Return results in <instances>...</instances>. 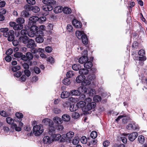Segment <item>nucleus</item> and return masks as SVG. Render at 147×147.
I'll use <instances>...</instances> for the list:
<instances>
[{"label": "nucleus", "mask_w": 147, "mask_h": 147, "mask_svg": "<svg viewBox=\"0 0 147 147\" xmlns=\"http://www.w3.org/2000/svg\"><path fill=\"white\" fill-rule=\"evenodd\" d=\"M52 132H50L49 135H51L53 142L55 141H59L61 142H64L65 141V138L59 134H53Z\"/></svg>", "instance_id": "f257e3e1"}, {"label": "nucleus", "mask_w": 147, "mask_h": 147, "mask_svg": "<svg viewBox=\"0 0 147 147\" xmlns=\"http://www.w3.org/2000/svg\"><path fill=\"white\" fill-rule=\"evenodd\" d=\"M33 130L35 136H39L43 132L44 129L43 125L40 124L34 126Z\"/></svg>", "instance_id": "f03ea898"}, {"label": "nucleus", "mask_w": 147, "mask_h": 147, "mask_svg": "<svg viewBox=\"0 0 147 147\" xmlns=\"http://www.w3.org/2000/svg\"><path fill=\"white\" fill-rule=\"evenodd\" d=\"M38 29V28L37 26L33 25L30 28L29 32L28 33V36L31 37L34 36L35 34H37Z\"/></svg>", "instance_id": "7ed1b4c3"}, {"label": "nucleus", "mask_w": 147, "mask_h": 147, "mask_svg": "<svg viewBox=\"0 0 147 147\" xmlns=\"http://www.w3.org/2000/svg\"><path fill=\"white\" fill-rule=\"evenodd\" d=\"M36 35V41L39 43L43 42L44 40V39L42 37L44 35L43 32L42 30H39L37 32V34Z\"/></svg>", "instance_id": "20e7f679"}, {"label": "nucleus", "mask_w": 147, "mask_h": 147, "mask_svg": "<svg viewBox=\"0 0 147 147\" xmlns=\"http://www.w3.org/2000/svg\"><path fill=\"white\" fill-rule=\"evenodd\" d=\"M138 136V134L137 132H134L130 134H125V136H128V139L131 142H133L135 140Z\"/></svg>", "instance_id": "39448f33"}, {"label": "nucleus", "mask_w": 147, "mask_h": 147, "mask_svg": "<svg viewBox=\"0 0 147 147\" xmlns=\"http://www.w3.org/2000/svg\"><path fill=\"white\" fill-rule=\"evenodd\" d=\"M96 105V103L94 102H92L88 104L87 106H85L84 109V112H87L92 108H94Z\"/></svg>", "instance_id": "423d86ee"}, {"label": "nucleus", "mask_w": 147, "mask_h": 147, "mask_svg": "<svg viewBox=\"0 0 147 147\" xmlns=\"http://www.w3.org/2000/svg\"><path fill=\"white\" fill-rule=\"evenodd\" d=\"M7 36H4L7 38V40L9 41H12L14 39V32L13 30H9L7 33Z\"/></svg>", "instance_id": "0eeeda50"}, {"label": "nucleus", "mask_w": 147, "mask_h": 147, "mask_svg": "<svg viewBox=\"0 0 147 147\" xmlns=\"http://www.w3.org/2000/svg\"><path fill=\"white\" fill-rule=\"evenodd\" d=\"M42 123L46 125H48L49 126H53V122L49 119L45 118L43 119Z\"/></svg>", "instance_id": "6e6552de"}, {"label": "nucleus", "mask_w": 147, "mask_h": 147, "mask_svg": "<svg viewBox=\"0 0 147 147\" xmlns=\"http://www.w3.org/2000/svg\"><path fill=\"white\" fill-rule=\"evenodd\" d=\"M27 43L28 44L27 45V47L28 48L31 49L33 48H35L36 46L35 43V41L32 39H30L28 40Z\"/></svg>", "instance_id": "1a4fd4ad"}, {"label": "nucleus", "mask_w": 147, "mask_h": 147, "mask_svg": "<svg viewBox=\"0 0 147 147\" xmlns=\"http://www.w3.org/2000/svg\"><path fill=\"white\" fill-rule=\"evenodd\" d=\"M72 23L73 26L76 28H80L82 27V24L80 21L76 19L74 20Z\"/></svg>", "instance_id": "9d476101"}, {"label": "nucleus", "mask_w": 147, "mask_h": 147, "mask_svg": "<svg viewBox=\"0 0 147 147\" xmlns=\"http://www.w3.org/2000/svg\"><path fill=\"white\" fill-rule=\"evenodd\" d=\"M75 34L78 38L80 39L86 34L84 33V31L78 30L76 31Z\"/></svg>", "instance_id": "9b49d317"}, {"label": "nucleus", "mask_w": 147, "mask_h": 147, "mask_svg": "<svg viewBox=\"0 0 147 147\" xmlns=\"http://www.w3.org/2000/svg\"><path fill=\"white\" fill-rule=\"evenodd\" d=\"M43 141L45 144H49L53 142L51 138L47 136L44 137Z\"/></svg>", "instance_id": "f8f14e48"}, {"label": "nucleus", "mask_w": 147, "mask_h": 147, "mask_svg": "<svg viewBox=\"0 0 147 147\" xmlns=\"http://www.w3.org/2000/svg\"><path fill=\"white\" fill-rule=\"evenodd\" d=\"M38 17L37 16H33L30 18L29 23L30 25H33L34 23L38 21Z\"/></svg>", "instance_id": "ddd939ff"}, {"label": "nucleus", "mask_w": 147, "mask_h": 147, "mask_svg": "<svg viewBox=\"0 0 147 147\" xmlns=\"http://www.w3.org/2000/svg\"><path fill=\"white\" fill-rule=\"evenodd\" d=\"M86 78L83 75H80L78 76L76 78V81L78 83H82L84 81Z\"/></svg>", "instance_id": "4468645a"}, {"label": "nucleus", "mask_w": 147, "mask_h": 147, "mask_svg": "<svg viewBox=\"0 0 147 147\" xmlns=\"http://www.w3.org/2000/svg\"><path fill=\"white\" fill-rule=\"evenodd\" d=\"M43 3L45 4L49 5H54L56 3V1L54 0H43Z\"/></svg>", "instance_id": "2eb2a0df"}, {"label": "nucleus", "mask_w": 147, "mask_h": 147, "mask_svg": "<svg viewBox=\"0 0 147 147\" xmlns=\"http://www.w3.org/2000/svg\"><path fill=\"white\" fill-rule=\"evenodd\" d=\"M86 102L84 101H80L77 104L76 106L78 107H80L82 108V111H84V109L85 107V105H86Z\"/></svg>", "instance_id": "dca6fc26"}, {"label": "nucleus", "mask_w": 147, "mask_h": 147, "mask_svg": "<svg viewBox=\"0 0 147 147\" xmlns=\"http://www.w3.org/2000/svg\"><path fill=\"white\" fill-rule=\"evenodd\" d=\"M88 58L86 56H83L81 57L79 59V62L81 64H83L85 63L88 61Z\"/></svg>", "instance_id": "f3484780"}, {"label": "nucleus", "mask_w": 147, "mask_h": 147, "mask_svg": "<svg viewBox=\"0 0 147 147\" xmlns=\"http://www.w3.org/2000/svg\"><path fill=\"white\" fill-rule=\"evenodd\" d=\"M28 38L26 36L21 37L19 38V41L24 44H27L28 42Z\"/></svg>", "instance_id": "a211bd4d"}, {"label": "nucleus", "mask_w": 147, "mask_h": 147, "mask_svg": "<svg viewBox=\"0 0 147 147\" xmlns=\"http://www.w3.org/2000/svg\"><path fill=\"white\" fill-rule=\"evenodd\" d=\"M42 9L45 11H50L53 10V7L51 5H45L42 6Z\"/></svg>", "instance_id": "6ab92c4d"}, {"label": "nucleus", "mask_w": 147, "mask_h": 147, "mask_svg": "<svg viewBox=\"0 0 147 147\" xmlns=\"http://www.w3.org/2000/svg\"><path fill=\"white\" fill-rule=\"evenodd\" d=\"M0 31L3 33V36H7V33L9 31V29L8 28H3L0 29Z\"/></svg>", "instance_id": "aec40b11"}, {"label": "nucleus", "mask_w": 147, "mask_h": 147, "mask_svg": "<svg viewBox=\"0 0 147 147\" xmlns=\"http://www.w3.org/2000/svg\"><path fill=\"white\" fill-rule=\"evenodd\" d=\"M127 128L128 129H136L139 128V126L138 125H136L134 124L133 125L131 124H129L127 125Z\"/></svg>", "instance_id": "412c9836"}, {"label": "nucleus", "mask_w": 147, "mask_h": 147, "mask_svg": "<svg viewBox=\"0 0 147 147\" xmlns=\"http://www.w3.org/2000/svg\"><path fill=\"white\" fill-rule=\"evenodd\" d=\"M85 86H83L79 87L78 90L80 92V93H85L87 92L88 89Z\"/></svg>", "instance_id": "4be33fe9"}, {"label": "nucleus", "mask_w": 147, "mask_h": 147, "mask_svg": "<svg viewBox=\"0 0 147 147\" xmlns=\"http://www.w3.org/2000/svg\"><path fill=\"white\" fill-rule=\"evenodd\" d=\"M70 92H63L61 94V97L63 98H66L68 97L70 95Z\"/></svg>", "instance_id": "5701e85b"}, {"label": "nucleus", "mask_w": 147, "mask_h": 147, "mask_svg": "<svg viewBox=\"0 0 147 147\" xmlns=\"http://www.w3.org/2000/svg\"><path fill=\"white\" fill-rule=\"evenodd\" d=\"M63 8L61 6H59L56 7L54 9V12L55 13H58L61 12L63 11Z\"/></svg>", "instance_id": "b1692460"}, {"label": "nucleus", "mask_w": 147, "mask_h": 147, "mask_svg": "<svg viewBox=\"0 0 147 147\" xmlns=\"http://www.w3.org/2000/svg\"><path fill=\"white\" fill-rule=\"evenodd\" d=\"M62 119L65 121H70L71 118L70 116L67 114H64L62 117Z\"/></svg>", "instance_id": "393cba45"}, {"label": "nucleus", "mask_w": 147, "mask_h": 147, "mask_svg": "<svg viewBox=\"0 0 147 147\" xmlns=\"http://www.w3.org/2000/svg\"><path fill=\"white\" fill-rule=\"evenodd\" d=\"M92 63L90 61H88L87 62H86L84 63V67L87 69L90 68L92 67Z\"/></svg>", "instance_id": "a878e982"}, {"label": "nucleus", "mask_w": 147, "mask_h": 147, "mask_svg": "<svg viewBox=\"0 0 147 147\" xmlns=\"http://www.w3.org/2000/svg\"><path fill=\"white\" fill-rule=\"evenodd\" d=\"M53 121L54 122L57 124L61 123L62 122V120L61 118L58 117H55L53 118Z\"/></svg>", "instance_id": "bb28decb"}, {"label": "nucleus", "mask_w": 147, "mask_h": 147, "mask_svg": "<svg viewBox=\"0 0 147 147\" xmlns=\"http://www.w3.org/2000/svg\"><path fill=\"white\" fill-rule=\"evenodd\" d=\"M63 11L64 13L66 14H69L71 13V11L70 8L67 7L63 8Z\"/></svg>", "instance_id": "cd10ccee"}, {"label": "nucleus", "mask_w": 147, "mask_h": 147, "mask_svg": "<svg viewBox=\"0 0 147 147\" xmlns=\"http://www.w3.org/2000/svg\"><path fill=\"white\" fill-rule=\"evenodd\" d=\"M79 73L80 74L84 76L87 74L88 73V69H82L80 70Z\"/></svg>", "instance_id": "c85d7f7f"}, {"label": "nucleus", "mask_w": 147, "mask_h": 147, "mask_svg": "<svg viewBox=\"0 0 147 147\" xmlns=\"http://www.w3.org/2000/svg\"><path fill=\"white\" fill-rule=\"evenodd\" d=\"M23 27L22 25L20 24H16L15 26L13 27L15 30H20L22 29Z\"/></svg>", "instance_id": "c756f323"}, {"label": "nucleus", "mask_w": 147, "mask_h": 147, "mask_svg": "<svg viewBox=\"0 0 147 147\" xmlns=\"http://www.w3.org/2000/svg\"><path fill=\"white\" fill-rule=\"evenodd\" d=\"M70 94L72 95L78 96L80 94L79 90H72L70 92Z\"/></svg>", "instance_id": "7c9ffc66"}, {"label": "nucleus", "mask_w": 147, "mask_h": 147, "mask_svg": "<svg viewBox=\"0 0 147 147\" xmlns=\"http://www.w3.org/2000/svg\"><path fill=\"white\" fill-rule=\"evenodd\" d=\"M88 93L90 96H92L95 94V91L94 89L89 88L88 89Z\"/></svg>", "instance_id": "2f4dec72"}, {"label": "nucleus", "mask_w": 147, "mask_h": 147, "mask_svg": "<svg viewBox=\"0 0 147 147\" xmlns=\"http://www.w3.org/2000/svg\"><path fill=\"white\" fill-rule=\"evenodd\" d=\"M81 39L82 40L83 43L85 45H87L88 43V40L86 34L84 35Z\"/></svg>", "instance_id": "473e14b6"}, {"label": "nucleus", "mask_w": 147, "mask_h": 147, "mask_svg": "<svg viewBox=\"0 0 147 147\" xmlns=\"http://www.w3.org/2000/svg\"><path fill=\"white\" fill-rule=\"evenodd\" d=\"M91 83V81L88 79H85L84 81L82 83V86H86L89 85Z\"/></svg>", "instance_id": "72a5a7b5"}, {"label": "nucleus", "mask_w": 147, "mask_h": 147, "mask_svg": "<svg viewBox=\"0 0 147 147\" xmlns=\"http://www.w3.org/2000/svg\"><path fill=\"white\" fill-rule=\"evenodd\" d=\"M74 133L72 131H69L66 134L67 137L69 139L72 138L74 136Z\"/></svg>", "instance_id": "f704fd0d"}, {"label": "nucleus", "mask_w": 147, "mask_h": 147, "mask_svg": "<svg viewBox=\"0 0 147 147\" xmlns=\"http://www.w3.org/2000/svg\"><path fill=\"white\" fill-rule=\"evenodd\" d=\"M69 100L71 102L76 103L78 101V99L77 98L70 97L68 98Z\"/></svg>", "instance_id": "c9c22d12"}, {"label": "nucleus", "mask_w": 147, "mask_h": 147, "mask_svg": "<svg viewBox=\"0 0 147 147\" xmlns=\"http://www.w3.org/2000/svg\"><path fill=\"white\" fill-rule=\"evenodd\" d=\"M138 140L139 143L141 144H143L144 142L145 139L144 136H140L138 137Z\"/></svg>", "instance_id": "e433bc0d"}, {"label": "nucleus", "mask_w": 147, "mask_h": 147, "mask_svg": "<svg viewBox=\"0 0 147 147\" xmlns=\"http://www.w3.org/2000/svg\"><path fill=\"white\" fill-rule=\"evenodd\" d=\"M63 83L65 85H68L71 83L70 81L68 78H65L63 81Z\"/></svg>", "instance_id": "4c0bfd02"}, {"label": "nucleus", "mask_w": 147, "mask_h": 147, "mask_svg": "<svg viewBox=\"0 0 147 147\" xmlns=\"http://www.w3.org/2000/svg\"><path fill=\"white\" fill-rule=\"evenodd\" d=\"M16 21L17 23L22 24L24 22L25 20L23 18H18L16 20Z\"/></svg>", "instance_id": "58836bf2"}, {"label": "nucleus", "mask_w": 147, "mask_h": 147, "mask_svg": "<svg viewBox=\"0 0 147 147\" xmlns=\"http://www.w3.org/2000/svg\"><path fill=\"white\" fill-rule=\"evenodd\" d=\"M80 141L83 144H85L87 142V140L85 136H83L81 138Z\"/></svg>", "instance_id": "ea45409f"}, {"label": "nucleus", "mask_w": 147, "mask_h": 147, "mask_svg": "<svg viewBox=\"0 0 147 147\" xmlns=\"http://www.w3.org/2000/svg\"><path fill=\"white\" fill-rule=\"evenodd\" d=\"M79 140L80 139L79 138L77 137H75L72 141V143L74 145H77L78 143Z\"/></svg>", "instance_id": "a19ab883"}, {"label": "nucleus", "mask_w": 147, "mask_h": 147, "mask_svg": "<svg viewBox=\"0 0 147 147\" xmlns=\"http://www.w3.org/2000/svg\"><path fill=\"white\" fill-rule=\"evenodd\" d=\"M93 100L95 102H99L101 100V98L100 96L98 95H96L93 98Z\"/></svg>", "instance_id": "79ce46f5"}, {"label": "nucleus", "mask_w": 147, "mask_h": 147, "mask_svg": "<svg viewBox=\"0 0 147 147\" xmlns=\"http://www.w3.org/2000/svg\"><path fill=\"white\" fill-rule=\"evenodd\" d=\"M13 127L15 128L16 131H20L21 130V128L20 127H18L17 125L15 123H13L12 125Z\"/></svg>", "instance_id": "37998d69"}, {"label": "nucleus", "mask_w": 147, "mask_h": 147, "mask_svg": "<svg viewBox=\"0 0 147 147\" xmlns=\"http://www.w3.org/2000/svg\"><path fill=\"white\" fill-rule=\"evenodd\" d=\"M80 68V65H77L76 64H74L72 66L73 69L75 71H78L79 70Z\"/></svg>", "instance_id": "c03bdc74"}, {"label": "nucleus", "mask_w": 147, "mask_h": 147, "mask_svg": "<svg viewBox=\"0 0 147 147\" xmlns=\"http://www.w3.org/2000/svg\"><path fill=\"white\" fill-rule=\"evenodd\" d=\"M46 20V18L45 16H42L38 18V21L40 23H42Z\"/></svg>", "instance_id": "a18cd8bd"}, {"label": "nucleus", "mask_w": 147, "mask_h": 147, "mask_svg": "<svg viewBox=\"0 0 147 147\" xmlns=\"http://www.w3.org/2000/svg\"><path fill=\"white\" fill-rule=\"evenodd\" d=\"M28 60L32 59L33 58L32 55L30 52H27L26 54Z\"/></svg>", "instance_id": "49530a36"}, {"label": "nucleus", "mask_w": 147, "mask_h": 147, "mask_svg": "<svg viewBox=\"0 0 147 147\" xmlns=\"http://www.w3.org/2000/svg\"><path fill=\"white\" fill-rule=\"evenodd\" d=\"M74 75V73L72 71H70L67 72L66 75L68 78L72 77Z\"/></svg>", "instance_id": "de8ad7c7"}, {"label": "nucleus", "mask_w": 147, "mask_h": 147, "mask_svg": "<svg viewBox=\"0 0 147 147\" xmlns=\"http://www.w3.org/2000/svg\"><path fill=\"white\" fill-rule=\"evenodd\" d=\"M6 120L7 123L9 124H13L14 121L13 119L9 117L7 118Z\"/></svg>", "instance_id": "09e8293b"}, {"label": "nucleus", "mask_w": 147, "mask_h": 147, "mask_svg": "<svg viewBox=\"0 0 147 147\" xmlns=\"http://www.w3.org/2000/svg\"><path fill=\"white\" fill-rule=\"evenodd\" d=\"M80 116V114L78 113L74 112L72 114V117L74 119H78Z\"/></svg>", "instance_id": "8fccbe9b"}, {"label": "nucleus", "mask_w": 147, "mask_h": 147, "mask_svg": "<svg viewBox=\"0 0 147 147\" xmlns=\"http://www.w3.org/2000/svg\"><path fill=\"white\" fill-rule=\"evenodd\" d=\"M97 136V133L95 131H92L90 134L91 137L93 139H94L96 138Z\"/></svg>", "instance_id": "3c124183"}, {"label": "nucleus", "mask_w": 147, "mask_h": 147, "mask_svg": "<svg viewBox=\"0 0 147 147\" xmlns=\"http://www.w3.org/2000/svg\"><path fill=\"white\" fill-rule=\"evenodd\" d=\"M95 78V76L93 74H89L88 76L87 79L89 80L90 81L94 79Z\"/></svg>", "instance_id": "603ef678"}, {"label": "nucleus", "mask_w": 147, "mask_h": 147, "mask_svg": "<svg viewBox=\"0 0 147 147\" xmlns=\"http://www.w3.org/2000/svg\"><path fill=\"white\" fill-rule=\"evenodd\" d=\"M66 28L67 30L69 32H71L73 31V28L71 25H67Z\"/></svg>", "instance_id": "864d4df0"}, {"label": "nucleus", "mask_w": 147, "mask_h": 147, "mask_svg": "<svg viewBox=\"0 0 147 147\" xmlns=\"http://www.w3.org/2000/svg\"><path fill=\"white\" fill-rule=\"evenodd\" d=\"M32 10L34 12H38L40 10V8L37 6H34L33 7Z\"/></svg>", "instance_id": "5fc2aeb1"}, {"label": "nucleus", "mask_w": 147, "mask_h": 147, "mask_svg": "<svg viewBox=\"0 0 147 147\" xmlns=\"http://www.w3.org/2000/svg\"><path fill=\"white\" fill-rule=\"evenodd\" d=\"M20 68V67L19 65H17L13 67L12 68V70L13 71L16 72L18 70H19Z\"/></svg>", "instance_id": "6e6d98bb"}, {"label": "nucleus", "mask_w": 147, "mask_h": 147, "mask_svg": "<svg viewBox=\"0 0 147 147\" xmlns=\"http://www.w3.org/2000/svg\"><path fill=\"white\" fill-rule=\"evenodd\" d=\"M24 72L25 75L28 77H29L31 74L30 71L28 69H26L24 70Z\"/></svg>", "instance_id": "4d7b16f0"}, {"label": "nucleus", "mask_w": 147, "mask_h": 147, "mask_svg": "<svg viewBox=\"0 0 147 147\" xmlns=\"http://www.w3.org/2000/svg\"><path fill=\"white\" fill-rule=\"evenodd\" d=\"M16 116L18 119H21L23 117V114L17 112L16 113Z\"/></svg>", "instance_id": "13d9d810"}, {"label": "nucleus", "mask_w": 147, "mask_h": 147, "mask_svg": "<svg viewBox=\"0 0 147 147\" xmlns=\"http://www.w3.org/2000/svg\"><path fill=\"white\" fill-rule=\"evenodd\" d=\"M138 54L140 56H143L145 55V51L144 50H141L139 51Z\"/></svg>", "instance_id": "bf43d9fd"}, {"label": "nucleus", "mask_w": 147, "mask_h": 147, "mask_svg": "<svg viewBox=\"0 0 147 147\" xmlns=\"http://www.w3.org/2000/svg\"><path fill=\"white\" fill-rule=\"evenodd\" d=\"M34 70L35 73L36 74H38L40 72V69L38 67H34Z\"/></svg>", "instance_id": "052dcab7"}, {"label": "nucleus", "mask_w": 147, "mask_h": 147, "mask_svg": "<svg viewBox=\"0 0 147 147\" xmlns=\"http://www.w3.org/2000/svg\"><path fill=\"white\" fill-rule=\"evenodd\" d=\"M69 110L71 112L76 111V106L74 105H71L69 108Z\"/></svg>", "instance_id": "680f3d73"}, {"label": "nucleus", "mask_w": 147, "mask_h": 147, "mask_svg": "<svg viewBox=\"0 0 147 147\" xmlns=\"http://www.w3.org/2000/svg\"><path fill=\"white\" fill-rule=\"evenodd\" d=\"M0 115L3 117H7L8 116V114L5 111H2L0 112Z\"/></svg>", "instance_id": "e2e57ef3"}, {"label": "nucleus", "mask_w": 147, "mask_h": 147, "mask_svg": "<svg viewBox=\"0 0 147 147\" xmlns=\"http://www.w3.org/2000/svg\"><path fill=\"white\" fill-rule=\"evenodd\" d=\"M53 112L56 114H58L61 112V110L58 108H55L53 110Z\"/></svg>", "instance_id": "0e129e2a"}, {"label": "nucleus", "mask_w": 147, "mask_h": 147, "mask_svg": "<svg viewBox=\"0 0 147 147\" xmlns=\"http://www.w3.org/2000/svg\"><path fill=\"white\" fill-rule=\"evenodd\" d=\"M22 53L20 52H18L14 54V56L15 57L17 58H19L21 57L22 56Z\"/></svg>", "instance_id": "69168bd1"}, {"label": "nucleus", "mask_w": 147, "mask_h": 147, "mask_svg": "<svg viewBox=\"0 0 147 147\" xmlns=\"http://www.w3.org/2000/svg\"><path fill=\"white\" fill-rule=\"evenodd\" d=\"M50 127L49 131V133L50 131L51 132H52L53 134H55V129L53 127V126H49Z\"/></svg>", "instance_id": "338daca9"}, {"label": "nucleus", "mask_w": 147, "mask_h": 147, "mask_svg": "<svg viewBox=\"0 0 147 147\" xmlns=\"http://www.w3.org/2000/svg\"><path fill=\"white\" fill-rule=\"evenodd\" d=\"M52 50V47L48 46L46 47L45 51L47 52L50 53Z\"/></svg>", "instance_id": "774afa93"}]
</instances>
